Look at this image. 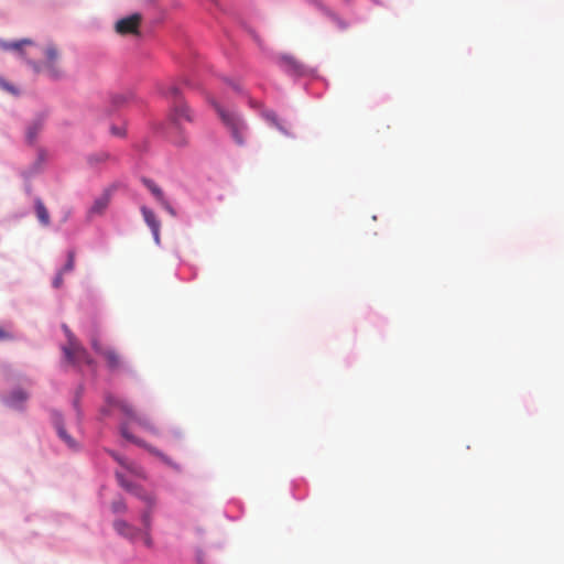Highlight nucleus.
I'll list each match as a JSON object with an SVG mask.
<instances>
[{
	"instance_id": "f257e3e1",
	"label": "nucleus",
	"mask_w": 564,
	"mask_h": 564,
	"mask_svg": "<svg viewBox=\"0 0 564 564\" xmlns=\"http://www.w3.org/2000/svg\"><path fill=\"white\" fill-rule=\"evenodd\" d=\"M106 403L108 406L118 408L124 415H127L130 420L135 421L145 431L154 435L160 434V430L155 426L152 420L145 416H139L132 405L126 400L118 399L113 395H107Z\"/></svg>"
},
{
	"instance_id": "f03ea898",
	"label": "nucleus",
	"mask_w": 564,
	"mask_h": 564,
	"mask_svg": "<svg viewBox=\"0 0 564 564\" xmlns=\"http://www.w3.org/2000/svg\"><path fill=\"white\" fill-rule=\"evenodd\" d=\"M220 119L229 129L232 139L238 145H243L246 141L247 124L240 116L235 112L223 109L219 105L214 104Z\"/></svg>"
},
{
	"instance_id": "7ed1b4c3",
	"label": "nucleus",
	"mask_w": 564,
	"mask_h": 564,
	"mask_svg": "<svg viewBox=\"0 0 564 564\" xmlns=\"http://www.w3.org/2000/svg\"><path fill=\"white\" fill-rule=\"evenodd\" d=\"M68 338V344L63 347L65 358L73 365L87 364L91 365L93 359L90 358L87 350L78 343L75 336L70 333L67 326L63 327Z\"/></svg>"
},
{
	"instance_id": "20e7f679",
	"label": "nucleus",
	"mask_w": 564,
	"mask_h": 564,
	"mask_svg": "<svg viewBox=\"0 0 564 564\" xmlns=\"http://www.w3.org/2000/svg\"><path fill=\"white\" fill-rule=\"evenodd\" d=\"M117 479L122 488L130 491L131 494H133L134 496H137L138 498L142 499L143 501H145L148 503L149 508H148V510H145L142 513L141 521L144 525V529L150 530L151 529V509L155 505V498L151 494L144 492L138 486H134L131 482L127 481L123 478V476L119 473H117Z\"/></svg>"
},
{
	"instance_id": "39448f33",
	"label": "nucleus",
	"mask_w": 564,
	"mask_h": 564,
	"mask_svg": "<svg viewBox=\"0 0 564 564\" xmlns=\"http://www.w3.org/2000/svg\"><path fill=\"white\" fill-rule=\"evenodd\" d=\"M46 62L44 64L32 62V67L35 73L44 72L52 78H59L62 76V69L57 65L59 53L56 46L48 45L44 50Z\"/></svg>"
},
{
	"instance_id": "423d86ee",
	"label": "nucleus",
	"mask_w": 564,
	"mask_h": 564,
	"mask_svg": "<svg viewBox=\"0 0 564 564\" xmlns=\"http://www.w3.org/2000/svg\"><path fill=\"white\" fill-rule=\"evenodd\" d=\"M91 347L106 359L109 368L117 369L121 366V359L118 352L110 347L104 346L96 336L91 337Z\"/></svg>"
},
{
	"instance_id": "0eeeda50",
	"label": "nucleus",
	"mask_w": 564,
	"mask_h": 564,
	"mask_svg": "<svg viewBox=\"0 0 564 564\" xmlns=\"http://www.w3.org/2000/svg\"><path fill=\"white\" fill-rule=\"evenodd\" d=\"M142 17L139 13L131 14L127 18L120 19L115 25V30L120 35L139 34V26Z\"/></svg>"
},
{
	"instance_id": "6e6552de",
	"label": "nucleus",
	"mask_w": 564,
	"mask_h": 564,
	"mask_svg": "<svg viewBox=\"0 0 564 564\" xmlns=\"http://www.w3.org/2000/svg\"><path fill=\"white\" fill-rule=\"evenodd\" d=\"M166 96L172 97L175 99V105L173 109V118L175 121L180 120L181 118H185L186 120H191L189 116V109L188 107L178 101L177 97L180 95V90L176 86H171L167 88V90L164 93Z\"/></svg>"
},
{
	"instance_id": "1a4fd4ad",
	"label": "nucleus",
	"mask_w": 564,
	"mask_h": 564,
	"mask_svg": "<svg viewBox=\"0 0 564 564\" xmlns=\"http://www.w3.org/2000/svg\"><path fill=\"white\" fill-rule=\"evenodd\" d=\"M113 528L118 534L131 541H134L141 534L140 529L135 528L134 525L128 523L124 520H116L113 522Z\"/></svg>"
},
{
	"instance_id": "9d476101",
	"label": "nucleus",
	"mask_w": 564,
	"mask_h": 564,
	"mask_svg": "<svg viewBox=\"0 0 564 564\" xmlns=\"http://www.w3.org/2000/svg\"><path fill=\"white\" fill-rule=\"evenodd\" d=\"M121 435H122L126 440H128V441H130V442H132V443H134V444H137V445H139V446H141V447H143V448H145L149 453H151V454H153V455L158 456V457H159V458H161L162 460L167 462V458H166V456H165L163 453H161V452H160L159 449H156L155 447H153V446L149 445V444H148V443H145L144 441H142V440L137 438L135 436H133V435L128 431V427H127L126 425H122V426H121Z\"/></svg>"
},
{
	"instance_id": "9b49d317",
	"label": "nucleus",
	"mask_w": 564,
	"mask_h": 564,
	"mask_svg": "<svg viewBox=\"0 0 564 564\" xmlns=\"http://www.w3.org/2000/svg\"><path fill=\"white\" fill-rule=\"evenodd\" d=\"M141 213H142L144 221L147 223V225L150 227V229L152 231V235H153V238H154L155 242L159 243L160 242V227H161V223L156 218L155 214L151 209H149L148 207L142 206L141 207Z\"/></svg>"
},
{
	"instance_id": "f8f14e48",
	"label": "nucleus",
	"mask_w": 564,
	"mask_h": 564,
	"mask_svg": "<svg viewBox=\"0 0 564 564\" xmlns=\"http://www.w3.org/2000/svg\"><path fill=\"white\" fill-rule=\"evenodd\" d=\"M53 423L57 431L58 436L68 445L70 448H76L77 444L64 429L62 415L57 412L53 413Z\"/></svg>"
},
{
	"instance_id": "ddd939ff",
	"label": "nucleus",
	"mask_w": 564,
	"mask_h": 564,
	"mask_svg": "<svg viewBox=\"0 0 564 564\" xmlns=\"http://www.w3.org/2000/svg\"><path fill=\"white\" fill-rule=\"evenodd\" d=\"M35 213H36L37 219L40 220V223L42 225L47 226L50 224L48 212L40 198H37L35 200Z\"/></svg>"
},
{
	"instance_id": "4468645a",
	"label": "nucleus",
	"mask_w": 564,
	"mask_h": 564,
	"mask_svg": "<svg viewBox=\"0 0 564 564\" xmlns=\"http://www.w3.org/2000/svg\"><path fill=\"white\" fill-rule=\"evenodd\" d=\"M142 183L152 193L158 202L163 200L165 197L163 191L152 180L143 177Z\"/></svg>"
},
{
	"instance_id": "2eb2a0df",
	"label": "nucleus",
	"mask_w": 564,
	"mask_h": 564,
	"mask_svg": "<svg viewBox=\"0 0 564 564\" xmlns=\"http://www.w3.org/2000/svg\"><path fill=\"white\" fill-rule=\"evenodd\" d=\"M109 204V196L102 195L101 197L97 198L94 203V205L90 208L91 214H102L104 210L107 208Z\"/></svg>"
},
{
	"instance_id": "dca6fc26",
	"label": "nucleus",
	"mask_w": 564,
	"mask_h": 564,
	"mask_svg": "<svg viewBox=\"0 0 564 564\" xmlns=\"http://www.w3.org/2000/svg\"><path fill=\"white\" fill-rule=\"evenodd\" d=\"M32 44V41L31 40H28V39H24V40H21V41H18V42H12V43H2V47L4 50H15V51H20L22 48V46L24 45H31Z\"/></svg>"
},
{
	"instance_id": "f3484780",
	"label": "nucleus",
	"mask_w": 564,
	"mask_h": 564,
	"mask_svg": "<svg viewBox=\"0 0 564 564\" xmlns=\"http://www.w3.org/2000/svg\"><path fill=\"white\" fill-rule=\"evenodd\" d=\"M75 268V251L70 250L67 253V261L61 269L64 273L72 272Z\"/></svg>"
},
{
	"instance_id": "a211bd4d",
	"label": "nucleus",
	"mask_w": 564,
	"mask_h": 564,
	"mask_svg": "<svg viewBox=\"0 0 564 564\" xmlns=\"http://www.w3.org/2000/svg\"><path fill=\"white\" fill-rule=\"evenodd\" d=\"M26 399H28V395L25 392H23L22 390H17V391L12 392L10 402L12 405H14L15 403L23 402Z\"/></svg>"
},
{
	"instance_id": "6ab92c4d",
	"label": "nucleus",
	"mask_w": 564,
	"mask_h": 564,
	"mask_svg": "<svg viewBox=\"0 0 564 564\" xmlns=\"http://www.w3.org/2000/svg\"><path fill=\"white\" fill-rule=\"evenodd\" d=\"M127 509V505L122 499H117L111 503V510L115 513H123Z\"/></svg>"
},
{
	"instance_id": "aec40b11",
	"label": "nucleus",
	"mask_w": 564,
	"mask_h": 564,
	"mask_svg": "<svg viewBox=\"0 0 564 564\" xmlns=\"http://www.w3.org/2000/svg\"><path fill=\"white\" fill-rule=\"evenodd\" d=\"M140 535H142V540H143L144 545L148 546V547H152L153 541H152V538L150 535V530H144V532H141Z\"/></svg>"
},
{
	"instance_id": "412c9836",
	"label": "nucleus",
	"mask_w": 564,
	"mask_h": 564,
	"mask_svg": "<svg viewBox=\"0 0 564 564\" xmlns=\"http://www.w3.org/2000/svg\"><path fill=\"white\" fill-rule=\"evenodd\" d=\"M265 118L269 122H271L273 126H275L276 128H279L281 131H283L282 127H280L279 122H278V117L274 112H268L265 113Z\"/></svg>"
},
{
	"instance_id": "4be33fe9",
	"label": "nucleus",
	"mask_w": 564,
	"mask_h": 564,
	"mask_svg": "<svg viewBox=\"0 0 564 564\" xmlns=\"http://www.w3.org/2000/svg\"><path fill=\"white\" fill-rule=\"evenodd\" d=\"M112 457L122 466L131 469L132 471L137 473L135 468L132 466V464H129L126 459L121 458L120 456L111 453Z\"/></svg>"
},
{
	"instance_id": "5701e85b",
	"label": "nucleus",
	"mask_w": 564,
	"mask_h": 564,
	"mask_svg": "<svg viewBox=\"0 0 564 564\" xmlns=\"http://www.w3.org/2000/svg\"><path fill=\"white\" fill-rule=\"evenodd\" d=\"M63 274H64V272L59 270L58 273L56 274V276L54 278L53 286L55 289H58L63 285Z\"/></svg>"
},
{
	"instance_id": "b1692460",
	"label": "nucleus",
	"mask_w": 564,
	"mask_h": 564,
	"mask_svg": "<svg viewBox=\"0 0 564 564\" xmlns=\"http://www.w3.org/2000/svg\"><path fill=\"white\" fill-rule=\"evenodd\" d=\"M108 158H109V155L107 153H99V154L89 156V162L90 163H93L94 161L102 162V161H106Z\"/></svg>"
},
{
	"instance_id": "393cba45",
	"label": "nucleus",
	"mask_w": 564,
	"mask_h": 564,
	"mask_svg": "<svg viewBox=\"0 0 564 564\" xmlns=\"http://www.w3.org/2000/svg\"><path fill=\"white\" fill-rule=\"evenodd\" d=\"M159 203L166 212H169L172 216H175V210L173 209V207L170 205L165 197L163 198V200H160Z\"/></svg>"
},
{
	"instance_id": "a878e982",
	"label": "nucleus",
	"mask_w": 564,
	"mask_h": 564,
	"mask_svg": "<svg viewBox=\"0 0 564 564\" xmlns=\"http://www.w3.org/2000/svg\"><path fill=\"white\" fill-rule=\"evenodd\" d=\"M13 336L7 332L4 328L0 327V340H8V339H12Z\"/></svg>"
},
{
	"instance_id": "bb28decb",
	"label": "nucleus",
	"mask_w": 564,
	"mask_h": 564,
	"mask_svg": "<svg viewBox=\"0 0 564 564\" xmlns=\"http://www.w3.org/2000/svg\"><path fill=\"white\" fill-rule=\"evenodd\" d=\"M36 131L33 128H30L28 131V140L33 142L35 139Z\"/></svg>"
},
{
	"instance_id": "cd10ccee",
	"label": "nucleus",
	"mask_w": 564,
	"mask_h": 564,
	"mask_svg": "<svg viewBox=\"0 0 564 564\" xmlns=\"http://www.w3.org/2000/svg\"><path fill=\"white\" fill-rule=\"evenodd\" d=\"M111 132H112V134L118 135V137H121V135L124 134V131L122 129H119V128H116V127L111 128Z\"/></svg>"
},
{
	"instance_id": "c85d7f7f",
	"label": "nucleus",
	"mask_w": 564,
	"mask_h": 564,
	"mask_svg": "<svg viewBox=\"0 0 564 564\" xmlns=\"http://www.w3.org/2000/svg\"><path fill=\"white\" fill-rule=\"evenodd\" d=\"M284 61H285L288 64H290L292 67H294L295 69H297V68H299V66H297L296 62H295L293 58H291V57H286V58H284Z\"/></svg>"
},
{
	"instance_id": "c756f323",
	"label": "nucleus",
	"mask_w": 564,
	"mask_h": 564,
	"mask_svg": "<svg viewBox=\"0 0 564 564\" xmlns=\"http://www.w3.org/2000/svg\"><path fill=\"white\" fill-rule=\"evenodd\" d=\"M185 143H186V139L182 138V140L180 141V144H185Z\"/></svg>"
},
{
	"instance_id": "7c9ffc66",
	"label": "nucleus",
	"mask_w": 564,
	"mask_h": 564,
	"mask_svg": "<svg viewBox=\"0 0 564 564\" xmlns=\"http://www.w3.org/2000/svg\"><path fill=\"white\" fill-rule=\"evenodd\" d=\"M4 87H6L8 90H11V91H12V88H11L9 85L4 84Z\"/></svg>"
}]
</instances>
